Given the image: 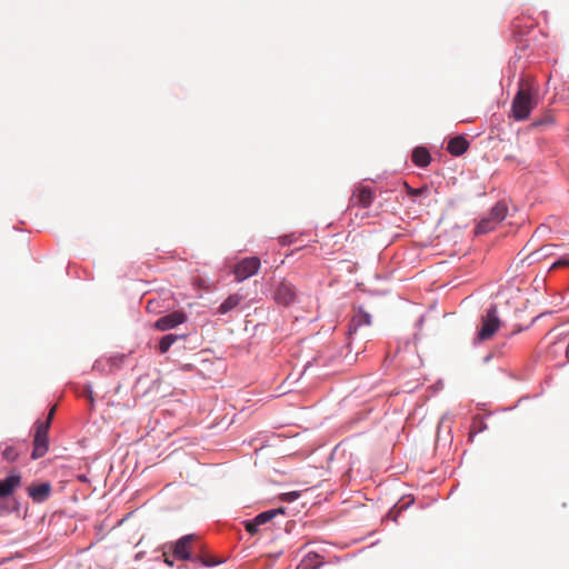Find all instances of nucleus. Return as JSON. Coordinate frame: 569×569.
<instances>
[{
	"mask_svg": "<svg viewBox=\"0 0 569 569\" xmlns=\"http://www.w3.org/2000/svg\"><path fill=\"white\" fill-rule=\"evenodd\" d=\"M84 396L92 402L93 401V395L92 390L90 388H86Z\"/></svg>",
	"mask_w": 569,
	"mask_h": 569,
	"instance_id": "nucleus-28",
	"label": "nucleus"
},
{
	"mask_svg": "<svg viewBox=\"0 0 569 569\" xmlns=\"http://www.w3.org/2000/svg\"><path fill=\"white\" fill-rule=\"evenodd\" d=\"M567 266H569V260L566 258H561L551 266V269H557Z\"/></svg>",
	"mask_w": 569,
	"mask_h": 569,
	"instance_id": "nucleus-26",
	"label": "nucleus"
},
{
	"mask_svg": "<svg viewBox=\"0 0 569 569\" xmlns=\"http://www.w3.org/2000/svg\"><path fill=\"white\" fill-rule=\"evenodd\" d=\"M79 479H80L81 481H86V480H87V478H86L84 476H79Z\"/></svg>",
	"mask_w": 569,
	"mask_h": 569,
	"instance_id": "nucleus-31",
	"label": "nucleus"
},
{
	"mask_svg": "<svg viewBox=\"0 0 569 569\" xmlns=\"http://www.w3.org/2000/svg\"><path fill=\"white\" fill-rule=\"evenodd\" d=\"M200 560L204 566H208V567L216 566V565H219L222 562L221 560H217L212 557H207V556L200 557Z\"/></svg>",
	"mask_w": 569,
	"mask_h": 569,
	"instance_id": "nucleus-24",
	"label": "nucleus"
},
{
	"mask_svg": "<svg viewBox=\"0 0 569 569\" xmlns=\"http://www.w3.org/2000/svg\"><path fill=\"white\" fill-rule=\"evenodd\" d=\"M2 458L9 462L14 461L19 458V453L16 447L8 446L2 451Z\"/></svg>",
	"mask_w": 569,
	"mask_h": 569,
	"instance_id": "nucleus-20",
	"label": "nucleus"
},
{
	"mask_svg": "<svg viewBox=\"0 0 569 569\" xmlns=\"http://www.w3.org/2000/svg\"><path fill=\"white\" fill-rule=\"evenodd\" d=\"M537 103V90L528 81L521 79L511 103V117L517 121L528 119Z\"/></svg>",
	"mask_w": 569,
	"mask_h": 569,
	"instance_id": "nucleus-1",
	"label": "nucleus"
},
{
	"mask_svg": "<svg viewBox=\"0 0 569 569\" xmlns=\"http://www.w3.org/2000/svg\"><path fill=\"white\" fill-rule=\"evenodd\" d=\"M501 326V321L498 317L497 307H490L486 315L481 318L480 329L477 333L478 341H486L493 337V335L499 330Z\"/></svg>",
	"mask_w": 569,
	"mask_h": 569,
	"instance_id": "nucleus-4",
	"label": "nucleus"
},
{
	"mask_svg": "<svg viewBox=\"0 0 569 569\" xmlns=\"http://www.w3.org/2000/svg\"><path fill=\"white\" fill-rule=\"evenodd\" d=\"M283 513V510L280 509H272L267 510L261 513H259L252 521H251V535H253L257 531V528L270 522L277 515Z\"/></svg>",
	"mask_w": 569,
	"mask_h": 569,
	"instance_id": "nucleus-10",
	"label": "nucleus"
},
{
	"mask_svg": "<svg viewBox=\"0 0 569 569\" xmlns=\"http://www.w3.org/2000/svg\"><path fill=\"white\" fill-rule=\"evenodd\" d=\"M162 556H163V558H164V562H166L168 566L172 567V566H173V561L170 559V556L168 555V552H167V551H164Z\"/></svg>",
	"mask_w": 569,
	"mask_h": 569,
	"instance_id": "nucleus-27",
	"label": "nucleus"
},
{
	"mask_svg": "<svg viewBox=\"0 0 569 569\" xmlns=\"http://www.w3.org/2000/svg\"><path fill=\"white\" fill-rule=\"evenodd\" d=\"M323 565L320 555L317 552H309L300 561L297 569H319Z\"/></svg>",
	"mask_w": 569,
	"mask_h": 569,
	"instance_id": "nucleus-13",
	"label": "nucleus"
},
{
	"mask_svg": "<svg viewBox=\"0 0 569 569\" xmlns=\"http://www.w3.org/2000/svg\"><path fill=\"white\" fill-rule=\"evenodd\" d=\"M370 323H371V316L361 309L358 310L352 318V327L355 329H358L359 327H362V326H369Z\"/></svg>",
	"mask_w": 569,
	"mask_h": 569,
	"instance_id": "nucleus-16",
	"label": "nucleus"
},
{
	"mask_svg": "<svg viewBox=\"0 0 569 569\" xmlns=\"http://www.w3.org/2000/svg\"><path fill=\"white\" fill-rule=\"evenodd\" d=\"M553 123V117L551 114H546L537 120L533 121V127H542V126H549Z\"/></svg>",
	"mask_w": 569,
	"mask_h": 569,
	"instance_id": "nucleus-21",
	"label": "nucleus"
},
{
	"mask_svg": "<svg viewBox=\"0 0 569 569\" xmlns=\"http://www.w3.org/2000/svg\"><path fill=\"white\" fill-rule=\"evenodd\" d=\"M177 338L178 337L172 333L163 336L159 342L160 353H166L170 349V347L176 342Z\"/></svg>",
	"mask_w": 569,
	"mask_h": 569,
	"instance_id": "nucleus-18",
	"label": "nucleus"
},
{
	"mask_svg": "<svg viewBox=\"0 0 569 569\" xmlns=\"http://www.w3.org/2000/svg\"><path fill=\"white\" fill-rule=\"evenodd\" d=\"M237 281H243L249 278V259H242L233 269Z\"/></svg>",
	"mask_w": 569,
	"mask_h": 569,
	"instance_id": "nucleus-15",
	"label": "nucleus"
},
{
	"mask_svg": "<svg viewBox=\"0 0 569 569\" xmlns=\"http://www.w3.org/2000/svg\"><path fill=\"white\" fill-rule=\"evenodd\" d=\"M242 523H243V527H244L246 531L249 532V520H246Z\"/></svg>",
	"mask_w": 569,
	"mask_h": 569,
	"instance_id": "nucleus-30",
	"label": "nucleus"
},
{
	"mask_svg": "<svg viewBox=\"0 0 569 569\" xmlns=\"http://www.w3.org/2000/svg\"><path fill=\"white\" fill-rule=\"evenodd\" d=\"M411 159L416 166L425 168L430 163L431 156L427 148L417 147L412 151Z\"/></svg>",
	"mask_w": 569,
	"mask_h": 569,
	"instance_id": "nucleus-12",
	"label": "nucleus"
},
{
	"mask_svg": "<svg viewBox=\"0 0 569 569\" xmlns=\"http://www.w3.org/2000/svg\"><path fill=\"white\" fill-rule=\"evenodd\" d=\"M57 406H53L48 413V417L44 421L36 422V431L33 437V450L31 453L32 459L42 458L49 449V439L48 433L51 427L52 419L56 413Z\"/></svg>",
	"mask_w": 569,
	"mask_h": 569,
	"instance_id": "nucleus-2",
	"label": "nucleus"
},
{
	"mask_svg": "<svg viewBox=\"0 0 569 569\" xmlns=\"http://www.w3.org/2000/svg\"><path fill=\"white\" fill-rule=\"evenodd\" d=\"M250 263H251V276H253L260 269L261 261L257 257H251Z\"/></svg>",
	"mask_w": 569,
	"mask_h": 569,
	"instance_id": "nucleus-25",
	"label": "nucleus"
},
{
	"mask_svg": "<svg viewBox=\"0 0 569 569\" xmlns=\"http://www.w3.org/2000/svg\"><path fill=\"white\" fill-rule=\"evenodd\" d=\"M296 299V291L291 283L282 281L274 291V300L283 306H289Z\"/></svg>",
	"mask_w": 569,
	"mask_h": 569,
	"instance_id": "nucleus-9",
	"label": "nucleus"
},
{
	"mask_svg": "<svg viewBox=\"0 0 569 569\" xmlns=\"http://www.w3.org/2000/svg\"><path fill=\"white\" fill-rule=\"evenodd\" d=\"M496 226H497V223H495L490 217L483 218L477 224L476 233L477 234L487 233V232L493 230Z\"/></svg>",
	"mask_w": 569,
	"mask_h": 569,
	"instance_id": "nucleus-17",
	"label": "nucleus"
},
{
	"mask_svg": "<svg viewBox=\"0 0 569 569\" xmlns=\"http://www.w3.org/2000/svg\"><path fill=\"white\" fill-rule=\"evenodd\" d=\"M186 321V315L181 311H173L169 315L160 317L156 323L154 328L160 331H167L169 329L176 328L177 326L183 323Z\"/></svg>",
	"mask_w": 569,
	"mask_h": 569,
	"instance_id": "nucleus-7",
	"label": "nucleus"
},
{
	"mask_svg": "<svg viewBox=\"0 0 569 569\" xmlns=\"http://www.w3.org/2000/svg\"><path fill=\"white\" fill-rule=\"evenodd\" d=\"M508 208L507 204L503 202H497L491 211L489 217L493 220L495 223H499L507 217Z\"/></svg>",
	"mask_w": 569,
	"mask_h": 569,
	"instance_id": "nucleus-14",
	"label": "nucleus"
},
{
	"mask_svg": "<svg viewBox=\"0 0 569 569\" xmlns=\"http://www.w3.org/2000/svg\"><path fill=\"white\" fill-rule=\"evenodd\" d=\"M288 238H289L288 236L282 237V238H281V243H282V244H287V243H289Z\"/></svg>",
	"mask_w": 569,
	"mask_h": 569,
	"instance_id": "nucleus-29",
	"label": "nucleus"
},
{
	"mask_svg": "<svg viewBox=\"0 0 569 569\" xmlns=\"http://www.w3.org/2000/svg\"><path fill=\"white\" fill-rule=\"evenodd\" d=\"M22 485V478L19 473H11L4 479H0V499L11 496Z\"/></svg>",
	"mask_w": 569,
	"mask_h": 569,
	"instance_id": "nucleus-8",
	"label": "nucleus"
},
{
	"mask_svg": "<svg viewBox=\"0 0 569 569\" xmlns=\"http://www.w3.org/2000/svg\"><path fill=\"white\" fill-rule=\"evenodd\" d=\"M28 496L36 503L47 501L52 492V487L49 481L34 482L27 488Z\"/></svg>",
	"mask_w": 569,
	"mask_h": 569,
	"instance_id": "nucleus-6",
	"label": "nucleus"
},
{
	"mask_svg": "<svg viewBox=\"0 0 569 569\" xmlns=\"http://www.w3.org/2000/svg\"><path fill=\"white\" fill-rule=\"evenodd\" d=\"M406 186V191L407 193L410 196V197H418V196H421L425 192H427V187H422V188H418V189H415L412 187H410L408 183H405Z\"/></svg>",
	"mask_w": 569,
	"mask_h": 569,
	"instance_id": "nucleus-22",
	"label": "nucleus"
},
{
	"mask_svg": "<svg viewBox=\"0 0 569 569\" xmlns=\"http://www.w3.org/2000/svg\"><path fill=\"white\" fill-rule=\"evenodd\" d=\"M239 297L238 296H230L220 307L219 311L221 313H226L232 308H234L239 303Z\"/></svg>",
	"mask_w": 569,
	"mask_h": 569,
	"instance_id": "nucleus-19",
	"label": "nucleus"
},
{
	"mask_svg": "<svg viewBox=\"0 0 569 569\" xmlns=\"http://www.w3.org/2000/svg\"><path fill=\"white\" fill-rule=\"evenodd\" d=\"M376 198V193L372 189L365 186L357 187L350 199L349 207L369 208Z\"/></svg>",
	"mask_w": 569,
	"mask_h": 569,
	"instance_id": "nucleus-5",
	"label": "nucleus"
},
{
	"mask_svg": "<svg viewBox=\"0 0 569 569\" xmlns=\"http://www.w3.org/2000/svg\"><path fill=\"white\" fill-rule=\"evenodd\" d=\"M299 497H300L299 491H291V492L282 493L280 496V499L284 502H292V501L297 500Z\"/></svg>",
	"mask_w": 569,
	"mask_h": 569,
	"instance_id": "nucleus-23",
	"label": "nucleus"
},
{
	"mask_svg": "<svg viewBox=\"0 0 569 569\" xmlns=\"http://www.w3.org/2000/svg\"><path fill=\"white\" fill-rule=\"evenodd\" d=\"M199 542L200 537L196 533H190L181 537L176 542L168 545L167 548L176 559L191 560L192 551L196 549Z\"/></svg>",
	"mask_w": 569,
	"mask_h": 569,
	"instance_id": "nucleus-3",
	"label": "nucleus"
},
{
	"mask_svg": "<svg viewBox=\"0 0 569 569\" xmlns=\"http://www.w3.org/2000/svg\"><path fill=\"white\" fill-rule=\"evenodd\" d=\"M469 142L461 136L452 138L447 146V150L452 156H461L467 151Z\"/></svg>",
	"mask_w": 569,
	"mask_h": 569,
	"instance_id": "nucleus-11",
	"label": "nucleus"
}]
</instances>
